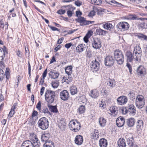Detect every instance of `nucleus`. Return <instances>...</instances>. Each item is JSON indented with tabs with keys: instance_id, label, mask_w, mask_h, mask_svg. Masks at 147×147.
<instances>
[{
	"instance_id": "412c9836",
	"label": "nucleus",
	"mask_w": 147,
	"mask_h": 147,
	"mask_svg": "<svg viewBox=\"0 0 147 147\" xmlns=\"http://www.w3.org/2000/svg\"><path fill=\"white\" fill-rule=\"evenodd\" d=\"M89 95L93 98H96L99 96V92L97 89H94L91 90Z\"/></svg>"
},
{
	"instance_id": "39448f33",
	"label": "nucleus",
	"mask_w": 147,
	"mask_h": 147,
	"mask_svg": "<svg viewBox=\"0 0 147 147\" xmlns=\"http://www.w3.org/2000/svg\"><path fill=\"white\" fill-rule=\"evenodd\" d=\"M38 124L39 127L42 130H45L49 127L48 120L45 117L41 118L38 121Z\"/></svg>"
},
{
	"instance_id": "9d476101",
	"label": "nucleus",
	"mask_w": 147,
	"mask_h": 147,
	"mask_svg": "<svg viewBox=\"0 0 147 147\" xmlns=\"http://www.w3.org/2000/svg\"><path fill=\"white\" fill-rule=\"evenodd\" d=\"M129 27V24L127 22H122L118 23L117 25V27L118 29L123 30H127Z\"/></svg>"
},
{
	"instance_id": "c03bdc74",
	"label": "nucleus",
	"mask_w": 147,
	"mask_h": 147,
	"mask_svg": "<svg viewBox=\"0 0 147 147\" xmlns=\"http://www.w3.org/2000/svg\"><path fill=\"white\" fill-rule=\"evenodd\" d=\"M135 93L133 91L130 92L128 94V96L130 99L132 100H133L135 99Z\"/></svg>"
},
{
	"instance_id": "423d86ee",
	"label": "nucleus",
	"mask_w": 147,
	"mask_h": 147,
	"mask_svg": "<svg viewBox=\"0 0 147 147\" xmlns=\"http://www.w3.org/2000/svg\"><path fill=\"white\" fill-rule=\"evenodd\" d=\"M90 67L93 72H96L100 69V63L96 59H95L93 60L90 63Z\"/></svg>"
},
{
	"instance_id": "9b49d317",
	"label": "nucleus",
	"mask_w": 147,
	"mask_h": 147,
	"mask_svg": "<svg viewBox=\"0 0 147 147\" xmlns=\"http://www.w3.org/2000/svg\"><path fill=\"white\" fill-rule=\"evenodd\" d=\"M115 60L113 56H108L105 58V63L106 66H111L114 63Z\"/></svg>"
},
{
	"instance_id": "79ce46f5",
	"label": "nucleus",
	"mask_w": 147,
	"mask_h": 147,
	"mask_svg": "<svg viewBox=\"0 0 147 147\" xmlns=\"http://www.w3.org/2000/svg\"><path fill=\"white\" fill-rule=\"evenodd\" d=\"M52 87L54 88H57L59 85V82L57 80L53 81L51 82Z\"/></svg>"
},
{
	"instance_id": "c756f323",
	"label": "nucleus",
	"mask_w": 147,
	"mask_h": 147,
	"mask_svg": "<svg viewBox=\"0 0 147 147\" xmlns=\"http://www.w3.org/2000/svg\"><path fill=\"white\" fill-rule=\"evenodd\" d=\"M22 147H33L32 143L30 140L24 141L22 144Z\"/></svg>"
},
{
	"instance_id": "603ef678",
	"label": "nucleus",
	"mask_w": 147,
	"mask_h": 147,
	"mask_svg": "<svg viewBox=\"0 0 147 147\" xmlns=\"http://www.w3.org/2000/svg\"><path fill=\"white\" fill-rule=\"evenodd\" d=\"M9 68H7L6 70L5 73L4 74L5 76V75L6 78L7 80H8L10 77V73L9 72Z\"/></svg>"
},
{
	"instance_id": "09e8293b",
	"label": "nucleus",
	"mask_w": 147,
	"mask_h": 147,
	"mask_svg": "<svg viewBox=\"0 0 147 147\" xmlns=\"http://www.w3.org/2000/svg\"><path fill=\"white\" fill-rule=\"evenodd\" d=\"M5 74L3 70L0 68V81H2L4 78Z\"/></svg>"
},
{
	"instance_id": "6e6d98bb",
	"label": "nucleus",
	"mask_w": 147,
	"mask_h": 147,
	"mask_svg": "<svg viewBox=\"0 0 147 147\" xmlns=\"http://www.w3.org/2000/svg\"><path fill=\"white\" fill-rule=\"evenodd\" d=\"M139 38H142L145 40H147V36L143 34H141L140 35L138 36Z\"/></svg>"
},
{
	"instance_id": "473e14b6",
	"label": "nucleus",
	"mask_w": 147,
	"mask_h": 147,
	"mask_svg": "<svg viewBox=\"0 0 147 147\" xmlns=\"http://www.w3.org/2000/svg\"><path fill=\"white\" fill-rule=\"evenodd\" d=\"M84 45H85L83 44H81L78 45L76 48V50L78 53H80L84 51Z\"/></svg>"
},
{
	"instance_id": "c85d7f7f",
	"label": "nucleus",
	"mask_w": 147,
	"mask_h": 147,
	"mask_svg": "<svg viewBox=\"0 0 147 147\" xmlns=\"http://www.w3.org/2000/svg\"><path fill=\"white\" fill-rule=\"evenodd\" d=\"M143 127V122L142 120H140L138 121L136 123V128L138 130L142 129Z\"/></svg>"
},
{
	"instance_id": "3c124183",
	"label": "nucleus",
	"mask_w": 147,
	"mask_h": 147,
	"mask_svg": "<svg viewBox=\"0 0 147 147\" xmlns=\"http://www.w3.org/2000/svg\"><path fill=\"white\" fill-rule=\"evenodd\" d=\"M96 11L95 10V7L94 8L93 10L91 11L89 13L88 16L90 17H92L95 15Z\"/></svg>"
},
{
	"instance_id": "b1692460",
	"label": "nucleus",
	"mask_w": 147,
	"mask_h": 147,
	"mask_svg": "<svg viewBox=\"0 0 147 147\" xmlns=\"http://www.w3.org/2000/svg\"><path fill=\"white\" fill-rule=\"evenodd\" d=\"M50 137V134L49 133H45L42 134L41 136V140L42 142H47Z\"/></svg>"
},
{
	"instance_id": "a878e982",
	"label": "nucleus",
	"mask_w": 147,
	"mask_h": 147,
	"mask_svg": "<svg viewBox=\"0 0 147 147\" xmlns=\"http://www.w3.org/2000/svg\"><path fill=\"white\" fill-rule=\"evenodd\" d=\"M127 124L129 127H131L134 126L135 123V119L133 118H130L127 119Z\"/></svg>"
},
{
	"instance_id": "20e7f679",
	"label": "nucleus",
	"mask_w": 147,
	"mask_h": 147,
	"mask_svg": "<svg viewBox=\"0 0 147 147\" xmlns=\"http://www.w3.org/2000/svg\"><path fill=\"white\" fill-rule=\"evenodd\" d=\"M145 103V100L144 96L141 95H138L136 100V107L139 109L142 108L144 106Z\"/></svg>"
},
{
	"instance_id": "58836bf2",
	"label": "nucleus",
	"mask_w": 147,
	"mask_h": 147,
	"mask_svg": "<svg viewBox=\"0 0 147 147\" xmlns=\"http://www.w3.org/2000/svg\"><path fill=\"white\" fill-rule=\"evenodd\" d=\"M43 147H55L54 144L51 141H49L44 144Z\"/></svg>"
},
{
	"instance_id": "338daca9",
	"label": "nucleus",
	"mask_w": 147,
	"mask_h": 147,
	"mask_svg": "<svg viewBox=\"0 0 147 147\" xmlns=\"http://www.w3.org/2000/svg\"><path fill=\"white\" fill-rule=\"evenodd\" d=\"M72 45V43L71 42V43L66 44L65 45V47L67 49H68L69 48H70V47Z\"/></svg>"
},
{
	"instance_id": "4be33fe9",
	"label": "nucleus",
	"mask_w": 147,
	"mask_h": 147,
	"mask_svg": "<svg viewBox=\"0 0 147 147\" xmlns=\"http://www.w3.org/2000/svg\"><path fill=\"white\" fill-rule=\"evenodd\" d=\"M99 136V133L98 131L96 129H94V131L90 134L91 138L93 139H96L98 138Z\"/></svg>"
},
{
	"instance_id": "49530a36",
	"label": "nucleus",
	"mask_w": 147,
	"mask_h": 147,
	"mask_svg": "<svg viewBox=\"0 0 147 147\" xmlns=\"http://www.w3.org/2000/svg\"><path fill=\"white\" fill-rule=\"evenodd\" d=\"M85 110V106L81 105L78 108V111L80 114H82L84 112Z\"/></svg>"
},
{
	"instance_id": "2f4dec72",
	"label": "nucleus",
	"mask_w": 147,
	"mask_h": 147,
	"mask_svg": "<svg viewBox=\"0 0 147 147\" xmlns=\"http://www.w3.org/2000/svg\"><path fill=\"white\" fill-rule=\"evenodd\" d=\"M117 144L119 147H125L126 146L125 140L123 138H120Z\"/></svg>"
},
{
	"instance_id": "0eeeda50",
	"label": "nucleus",
	"mask_w": 147,
	"mask_h": 147,
	"mask_svg": "<svg viewBox=\"0 0 147 147\" xmlns=\"http://www.w3.org/2000/svg\"><path fill=\"white\" fill-rule=\"evenodd\" d=\"M142 51L141 48L139 46H136L134 47L133 54L136 57V61L140 60L142 55Z\"/></svg>"
},
{
	"instance_id": "6ab92c4d",
	"label": "nucleus",
	"mask_w": 147,
	"mask_h": 147,
	"mask_svg": "<svg viewBox=\"0 0 147 147\" xmlns=\"http://www.w3.org/2000/svg\"><path fill=\"white\" fill-rule=\"evenodd\" d=\"M83 141V136L80 135H77L75 139V143L78 145H81Z\"/></svg>"
},
{
	"instance_id": "f8f14e48",
	"label": "nucleus",
	"mask_w": 147,
	"mask_h": 147,
	"mask_svg": "<svg viewBox=\"0 0 147 147\" xmlns=\"http://www.w3.org/2000/svg\"><path fill=\"white\" fill-rule=\"evenodd\" d=\"M101 42L100 39L96 38L94 39L92 43V47L95 49H100L101 47Z\"/></svg>"
},
{
	"instance_id": "393cba45",
	"label": "nucleus",
	"mask_w": 147,
	"mask_h": 147,
	"mask_svg": "<svg viewBox=\"0 0 147 147\" xmlns=\"http://www.w3.org/2000/svg\"><path fill=\"white\" fill-rule=\"evenodd\" d=\"M108 144L107 140L105 138L100 139L99 141V145L100 147H107Z\"/></svg>"
},
{
	"instance_id": "680f3d73",
	"label": "nucleus",
	"mask_w": 147,
	"mask_h": 147,
	"mask_svg": "<svg viewBox=\"0 0 147 147\" xmlns=\"http://www.w3.org/2000/svg\"><path fill=\"white\" fill-rule=\"evenodd\" d=\"M3 60H2L1 58L0 59V67H5V66L4 62L3 61Z\"/></svg>"
},
{
	"instance_id": "a19ab883",
	"label": "nucleus",
	"mask_w": 147,
	"mask_h": 147,
	"mask_svg": "<svg viewBox=\"0 0 147 147\" xmlns=\"http://www.w3.org/2000/svg\"><path fill=\"white\" fill-rule=\"evenodd\" d=\"M104 28L105 29L110 30L111 28H113V26L111 23H106L103 25Z\"/></svg>"
},
{
	"instance_id": "ddd939ff",
	"label": "nucleus",
	"mask_w": 147,
	"mask_h": 147,
	"mask_svg": "<svg viewBox=\"0 0 147 147\" xmlns=\"http://www.w3.org/2000/svg\"><path fill=\"white\" fill-rule=\"evenodd\" d=\"M127 101V98L125 96H121L118 97L117 99V104L121 105H123L125 104Z\"/></svg>"
},
{
	"instance_id": "a18cd8bd",
	"label": "nucleus",
	"mask_w": 147,
	"mask_h": 147,
	"mask_svg": "<svg viewBox=\"0 0 147 147\" xmlns=\"http://www.w3.org/2000/svg\"><path fill=\"white\" fill-rule=\"evenodd\" d=\"M138 26L140 28H141L142 30L146 29L147 28V24L144 22L140 23L138 24Z\"/></svg>"
},
{
	"instance_id": "de8ad7c7",
	"label": "nucleus",
	"mask_w": 147,
	"mask_h": 147,
	"mask_svg": "<svg viewBox=\"0 0 147 147\" xmlns=\"http://www.w3.org/2000/svg\"><path fill=\"white\" fill-rule=\"evenodd\" d=\"M36 120V119H34V118L32 117H30L28 120V123L29 125H34L35 123Z\"/></svg>"
},
{
	"instance_id": "c9c22d12",
	"label": "nucleus",
	"mask_w": 147,
	"mask_h": 147,
	"mask_svg": "<svg viewBox=\"0 0 147 147\" xmlns=\"http://www.w3.org/2000/svg\"><path fill=\"white\" fill-rule=\"evenodd\" d=\"M99 122L100 126L104 127L106 125V121L105 119L103 117H100L99 119Z\"/></svg>"
},
{
	"instance_id": "7ed1b4c3",
	"label": "nucleus",
	"mask_w": 147,
	"mask_h": 147,
	"mask_svg": "<svg viewBox=\"0 0 147 147\" xmlns=\"http://www.w3.org/2000/svg\"><path fill=\"white\" fill-rule=\"evenodd\" d=\"M114 58L119 65L122 64L124 61V57L123 52L119 50H115L114 52Z\"/></svg>"
},
{
	"instance_id": "7c9ffc66",
	"label": "nucleus",
	"mask_w": 147,
	"mask_h": 147,
	"mask_svg": "<svg viewBox=\"0 0 147 147\" xmlns=\"http://www.w3.org/2000/svg\"><path fill=\"white\" fill-rule=\"evenodd\" d=\"M50 104H47V106L49 108L50 110L52 112L57 113L58 112L57 108V106H52L50 105Z\"/></svg>"
},
{
	"instance_id": "052dcab7",
	"label": "nucleus",
	"mask_w": 147,
	"mask_h": 147,
	"mask_svg": "<svg viewBox=\"0 0 147 147\" xmlns=\"http://www.w3.org/2000/svg\"><path fill=\"white\" fill-rule=\"evenodd\" d=\"M107 3L112 4V3L114 4V2H116L115 0H105Z\"/></svg>"
},
{
	"instance_id": "0e129e2a",
	"label": "nucleus",
	"mask_w": 147,
	"mask_h": 147,
	"mask_svg": "<svg viewBox=\"0 0 147 147\" xmlns=\"http://www.w3.org/2000/svg\"><path fill=\"white\" fill-rule=\"evenodd\" d=\"M15 113V111H12L11 110V111L9 113L8 116L9 117H12Z\"/></svg>"
},
{
	"instance_id": "e2e57ef3",
	"label": "nucleus",
	"mask_w": 147,
	"mask_h": 147,
	"mask_svg": "<svg viewBox=\"0 0 147 147\" xmlns=\"http://www.w3.org/2000/svg\"><path fill=\"white\" fill-rule=\"evenodd\" d=\"M48 26L49 27V28H50L53 31H55V30H57L58 31H59V29H58L56 27H53V26H50L49 25H48Z\"/></svg>"
},
{
	"instance_id": "f03ea898",
	"label": "nucleus",
	"mask_w": 147,
	"mask_h": 147,
	"mask_svg": "<svg viewBox=\"0 0 147 147\" xmlns=\"http://www.w3.org/2000/svg\"><path fill=\"white\" fill-rule=\"evenodd\" d=\"M69 126L71 130L75 132L78 131L81 127L80 122L76 120L70 121L69 123Z\"/></svg>"
},
{
	"instance_id": "6e6552de",
	"label": "nucleus",
	"mask_w": 147,
	"mask_h": 147,
	"mask_svg": "<svg viewBox=\"0 0 147 147\" xmlns=\"http://www.w3.org/2000/svg\"><path fill=\"white\" fill-rule=\"evenodd\" d=\"M33 147H40V143L36 135L32 133V137L30 139Z\"/></svg>"
},
{
	"instance_id": "ea45409f",
	"label": "nucleus",
	"mask_w": 147,
	"mask_h": 147,
	"mask_svg": "<svg viewBox=\"0 0 147 147\" xmlns=\"http://www.w3.org/2000/svg\"><path fill=\"white\" fill-rule=\"evenodd\" d=\"M111 112L114 115H116L118 113V108L115 106H113L110 109Z\"/></svg>"
},
{
	"instance_id": "bf43d9fd",
	"label": "nucleus",
	"mask_w": 147,
	"mask_h": 147,
	"mask_svg": "<svg viewBox=\"0 0 147 147\" xmlns=\"http://www.w3.org/2000/svg\"><path fill=\"white\" fill-rule=\"evenodd\" d=\"M65 12V10H63L62 9H60L57 11V13L60 15L63 14Z\"/></svg>"
},
{
	"instance_id": "aec40b11",
	"label": "nucleus",
	"mask_w": 147,
	"mask_h": 147,
	"mask_svg": "<svg viewBox=\"0 0 147 147\" xmlns=\"http://www.w3.org/2000/svg\"><path fill=\"white\" fill-rule=\"evenodd\" d=\"M7 54V49L5 46L3 48L0 47V59L1 58L2 60H4L6 54Z\"/></svg>"
},
{
	"instance_id": "13d9d810",
	"label": "nucleus",
	"mask_w": 147,
	"mask_h": 147,
	"mask_svg": "<svg viewBox=\"0 0 147 147\" xmlns=\"http://www.w3.org/2000/svg\"><path fill=\"white\" fill-rule=\"evenodd\" d=\"M129 16V19L133 20H137V18H138L137 17V16H136L133 15H130Z\"/></svg>"
},
{
	"instance_id": "1a4fd4ad",
	"label": "nucleus",
	"mask_w": 147,
	"mask_h": 147,
	"mask_svg": "<svg viewBox=\"0 0 147 147\" xmlns=\"http://www.w3.org/2000/svg\"><path fill=\"white\" fill-rule=\"evenodd\" d=\"M76 21L79 22L81 26L88 25L90 24H94L95 22L94 21L86 20L85 18L82 17L76 19Z\"/></svg>"
},
{
	"instance_id": "774afa93",
	"label": "nucleus",
	"mask_w": 147,
	"mask_h": 147,
	"mask_svg": "<svg viewBox=\"0 0 147 147\" xmlns=\"http://www.w3.org/2000/svg\"><path fill=\"white\" fill-rule=\"evenodd\" d=\"M38 114L37 111H34L32 112V117L34 118L35 116H36Z\"/></svg>"
},
{
	"instance_id": "5701e85b",
	"label": "nucleus",
	"mask_w": 147,
	"mask_h": 147,
	"mask_svg": "<svg viewBox=\"0 0 147 147\" xmlns=\"http://www.w3.org/2000/svg\"><path fill=\"white\" fill-rule=\"evenodd\" d=\"M50 76L53 79L57 78L59 75V73L54 70H51L49 73Z\"/></svg>"
},
{
	"instance_id": "5fc2aeb1",
	"label": "nucleus",
	"mask_w": 147,
	"mask_h": 147,
	"mask_svg": "<svg viewBox=\"0 0 147 147\" xmlns=\"http://www.w3.org/2000/svg\"><path fill=\"white\" fill-rule=\"evenodd\" d=\"M121 113L124 115L126 114L128 112L126 107L123 108L121 109Z\"/></svg>"
},
{
	"instance_id": "4d7b16f0",
	"label": "nucleus",
	"mask_w": 147,
	"mask_h": 147,
	"mask_svg": "<svg viewBox=\"0 0 147 147\" xmlns=\"http://www.w3.org/2000/svg\"><path fill=\"white\" fill-rule=\"evenodd\" d=\"M36 107L38 111H40L41 110V103L40 101H39L38 103L36 105Z\"/></svg>"
},
{
	"instance_id": "cd10ccee",
	"label": "nucleus",
	"mask_w": 147,
	"mask_h": 147,
	"mask_svg": "<svg viewBox=\"0 0 147 147\" xmlns=\"http://www.w3.org/2000/svg\"><path fill=\"white\" fill-rule=\"evenodd\" d=\"M116 82L115 80L114 79H109V80L107 83V85L108 86L111 88H114L116 85Z\"/></svg>"
},
{
	"instance_id": "8fccbe9b",
	"label": "nucleus",
	"mask_w": 147,
	"mask_h": 147,
	"mask_svg": "<svg viewBox=\"0 0 147 147\" xmlns=\"http://www.w3.org/2000/svg\"><path fill=\"white\" fill-rule=\"evenodd\" d=\"M41 112L42 113H44L45 114L47 115H50V113L48 110V109L47 107H44L42 108V110Z\"/></svg>"
},
{
	"instance_id": "4468645a",
	"label": "nucleus",
	"mask_w": 147,
	"mask_h": 147,
	"mask_svg": "<svg viewBox=\"0 0 147 147\" xmlns=\"http://www.w3.org/2000/svg\"><path fill=\"white\" fill-rule=\"evenodd\" d=\"M60 96L62 100L64 101L66 100L69 97V93L67 90H64L60 92Z\"/></svg>"
},
{
	"instance_id": "69168bd1",
	"label": "nucleus",
	"mask_w": 147,
	"mask_h": 147,
	"mask_svg": "<svg viewBox=\"0 0 147 147\" xmlns=\"http://www.w3.org/2000/svg\"><path fill=\"white\" fill-rule=\"evenodd\" d=\"M77 29H76V30H75L74 29V30H67L66 31V32H67V34H72L73 33L75 32L76 31H77Z\"/></svg>"
},
{
	"instance_id": "f3484780",
	"label": "nucleus",
	"mask_w": 147,
	"mask_h": 147,
	"mask_svg": "<svg viewBox=\"0 0 147 147\" xmlns=\"http://www.w3.org/2000/svg\"><path fill=\"white\" fill-rule=\"evenodd\" d=\"M125 123L124 118L121 116L119 117L116 121V125L119 127H121L123 126Z\"/></svg>"
},
{
	"instance_id": "2eb2a0df",
	"label": "nucleus",
	"mask_w": 147,
	"mask_h": 147,
	"mask_svg": "<svg viewBox=\"0 0 147 147\" xmlns=\"http://www.w3.org/2000/svg\"><path fill=\"white\" fill-rule=\"evenodd\" d=\"M126 107L129 113L131 114L132 115H134L135 114L136 110L133 105L132 104H129Z\"/></svg>"
},
{
	"instance_id": "a211bd4d",
	"label": "nucleus",
	"mask_w": 147,
	"mask_h": 147,
	"mask_svg": "<svg viewBox=\"0 0 147 147\" xmlns=\"http://www.w3.org/2000/svg\"><path fill=\"white\" fill-rule=\"evenodd\" d=\"M127 61L129 62H131L133 59L136 60V57H134V55L132 54L130 51H127L126 53Z\"/></svg>"
},
{
	"instance_id": "f704fd0d",
	"label": "nucleus",
	"mask_w": 147,
	"mask_h": 147,
	"mask_svg": "<svg viewBox=\"0 0 147 147\" xmlns=\"http://www.w3.org/2000/svg\"><path fill=\"white\" fill-rule=\"evenodd\" d=\"M145 71V69L142 66L139 67L137 70V72L139 75L143 74Z\"/></svg>"
},
{
	"instance_id": "f257e3e1",
	"label": "nucleus",
	"mask_w": 147,
	"mask_h": 147,
	"mask_svg": "<svg viewBox=\"0 0 147 147\" xmlns=\"http://www.w3.org/2000/svg\"><path fill=\"white\" fill-rule=\"evenodd\" d=\"M45 99L47 104L53 103L55 100L56 95L55 91L49 89L47 90L45 93Z\"/></svg>"
},
{
	"instance_id": "4c0bfd02",
	"label": "nucleus",
	"mask_w": 147,
	"mask_h": 147,
	"mask_svg": "<svg viewBox=\"0 0 147 147\" xmlns=\"http://www.w3.org/2000/svg\"><path fill=\"white\" fill-rule=\"evenodd\" d=\"M70 93L71 95H74L78 92L77 88L75 86H72L70 88Z\"/></svg>"
},
{
	"instance_id": "72a5a7b5",
	"label": "nucleus",
	"mask_w": 147,
	"mask_h": 147,
	"mask_svg": "<svg viewBox=\"0 0 147 147\" xmlns=\"http://www.w3.org/2000/svg\"><path fill=\"white\" fill-rule=\"evenodd\" d=\"M72 67L71 65H69L66 67L65 68V73L67 75H71L72 72Z\"/></svg>"
},
{
	"instance_id": "37998d69",
	"label": "nucleus",
	"mask_w": 147,
	"mask_h": 147,
	"mask_svg": "<svg viewBox=\"0 0 147 147\" xmlns=\"http://www.w3.org/2000/svg\"><path fill=\"white\" fill-rule=\"evenodd\" d=\"M80 99L81 102L83 103L86 104L87 103V99L86 98L85 95H82L80 96Z\"/></svg>"
},
{
	"instance_id": "864d4df0",
	"label": "nucleus",
	"mask_w": 147,
	"mask_h": 147,
	"mask_svg": "<svg viewBox=\"0 0 147 147\" xmlns=\"http://www.w3.org/2000/svg\"><path fill=\"white\" fill-rule=\"evenodd\" d=\"M95 10L96 13L98 15H101L102 14V11L100 9H98L96 7H95Z\"/></svg>"
},
{
	"instance_id": "dca6fc26",
	"label": "nucleus",
	"mask_w": 147,
	"mask_h": 147,
	"mask_svg": "<svg viewBox=\"0 0 147 147\" xmlns=\"http://www.w3.org/2000/svg\"><path fill=\"white\" fill-rule=\"evenodd\" d=\"M125 139L127 140V143L129 146H131L133 144V143L134 142V138L131 134H128L126 135L125 136Z\"/></svg>"
},
{
	"instance_id": "e433bc0d",
	"label": "nucleus",
	"mask_w": 147,
	"mask_h": 147,
	"mask_svg": "<svg viewBox=\"0 0 147 147\" xmlns=\"http://www.w3.org/2000/svg\"><path fill=\"white\" fill-rule=\"evenodd\" d=\"M92 32L88 31L84 38V40L86 43H87L88 42V39L92 36Z\"/></svg>"
},
{
	"instance_id": "bb28decb",
	"label": "nucleus",
	"mask_w": 147,
	"mask_h": 147,
	"mask_svg": "<svg viewBox=\"0 0 147 147\" xmlns=\"http://www.w3.org/2000/svg\"><path fill=\"white\" fill-rule=\"evenodd\" d=\"M96 32L99 35L104 36L107 34V32L99 28L96 30Z\"/></svg>"
}]
</instances>
